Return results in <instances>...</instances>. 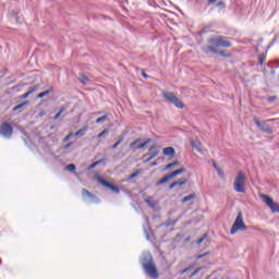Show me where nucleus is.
I'll list each match as a JSON object with an SVG mask.
<instances>
[{
  "instance_id": "obj_1",
  "label": "nucleus",
  "mask_w": 279,
  "mask_h": 279,
  "mask_svg": "<svg viewBox=\"0 0 279 279\" xmlns=\"http://www.w3.org/2000/svg\"><path fill=\"white\" fill-rule=\"evenodd\" d=\"M142 265L144 271L147 274V276H149V278H158V270L156 269V264H154V259H151V254L145 253L143 255Z\"/></svg>"
},
{
  "instance_id": "obj_2",
  "label": "nucleus",
  "mask_w": 279,
  "mask_h": 279,
  "mask_svg": "<svg viewBox=\"0 0 279 279\" xmlns=\"http://www.w3.org/2000/svg\"><path fill=\"white\" fill-rule=\"evenodd\" d=\"M209 43L211 44V46L207 47V52L209 53H219L217 47L228 48L232 46V44L226 37L210 38Z\"/></svg>"
},
{
  "instance_id": "obj_3",
  "label": "nucleus",
  "mask_w": 279,
  "mask_h": 279,
  "mask_svg": "<svg viewBox=\"0 0 279 279\" xmlns=\"http://www.w3.org/2000/svg\"><path fill=\"white\" fill-rule=\"evenodd\" d=\"M245 182H247L245 173H243V171L238 172L233 182V191H235V193H245Z\"/></svg>"
},
{
  "instance_id": "obj_4",
  "label": "nucleus",
  "mask_w": 279,
  "mask_h": 279,
  "mask_svg": "<svg viewBox=\"0 0 279 279\" xmlns=\"http://www.w3.org/2000/svg\"><path fill=\"white\" fill-rule=\"evenodd\" d=\"M247 230V226L243 221V214L240 211L231 227L230 234H236L239 231Z\"/></svg>"
},
{
  "instance_id": "obj_5",
  "label": "nucleus",
  "mask_w": 279,
  "mask_h": 279,
  "mask_svg": "<svg viewBox=\"0 0 279 279\" xmlns=\"http://www.w3.org/2000/svg\"><path fill=\"white\" fill-rule=\"evenodd\" d=\"M259 197L270 208L271 213H279V205L274 202V198L267 196V194H262Z\"/></svg>"
},
{
  "instance_id": "obj_6",
  "label": "nucleus",
  "mask_w": 279,
  "mask_h": 279,
  "mask_svg": "<svg viewBox=\"0 0 279 279\" xmlns=\"http://www.w3.org/2000/svg\"><path fill=\"white\" fill-rule=\"evenodd\" d=\"M165 99L169 101L170 104H173L177 108H184V104H182V100L178 98L173 93H163Z\"/></svg>"
},
{
  "instance_id": "obj_7",
  "label": "nucleus",
  "mask_w": 279,
  "mask_h": 279,
  "mask_svg": "<svg viewBox=\"0 0 279 279\" xmlns=\"http://www.w3.org/2000/svg\"><path fill=\"white\" fill-rule=\"evenodd\" d=\"M13 132L14 129L12 128V125H10V123L3 122L0 125V135L3 136V138H12Z\"/></svg>"
},
{
  "instance_id": "obj_8",
  "label": "nucleus",
  "mask_w": 279,
  "mask_h": 279,
  "mask_svg": "<svg viewBox=\"0 0 279 279\" xmlns=\"http://www.w3.org/2000/svg\"><path fill=\"white\" fill-rule=\"evenodd\" d=\"M141 143V138H137L135 141H133L131 144H130V148L131 149H143L145 147H147V145H149V143H151V138H147L144 143L142 144H138Z\"/></svg>"
},
{
  "instance_id": "obj_9",
  "label": "nucleus",
  "mask_w": 279,
  "mask_h": 279,
  "mask_svg": "<svg viewBox=\"0 0 279 279\" xmlns=\"http://www.w3.org/2000/svg\"><path fill=\"white\" fill-rule=\"evenodd\" d=\"M99 184H102V186H106L107 189H110V191H112L113 193H121V190L119 189V186L111 184L110 182L104 180L102 178L98 177L97 178Z\"/></svg>"
},
{
  "instance_id": "obj_10",
  "label": "nucleus",
  "mask_w": 279,
  "mask_h": 279,
  "mask_svg": "<svg viewBox=\"0 0 279 279\" xmlns=\"http://www.w3.org/2000/svg\"><path fill=\"white\" fill-rule=\"evenodd\" d=\"M253 121L255 123V125H257V128H259V130H262V132H266V134H269L271 132V129H269V126H267L265 123L260 122V120H258V118H253Z\"/></svg>"
},
{
  "instance_id": "obj_11",
  "label": "nucleus",
  "mask_w": 279,
  "mask_h": 279,
  "mask_svg": "<svg viewBox=\"0 0 279 279\" xmlns=\"http://www.w3.org/2000/svg\"><path fill=\"white\" fill-rule=\"evenodd\" d=\"M189 182L187 179H179L178 181H174L173 183H171L169 185V189L172 190V189H175V186H184V184H186Z\"/></svg>"
},
{
  "instance_id": "obj_12",
  "label": "nucleus",
  "mask_w": 279,
  "mask_h": 279,
  "mask_svg": "<svg viewBox=\"0 0 279 279\" xmlns=\"http://www.w3.org/2000/svg\"><path fill=\"white\" fill-rule=\"evenodd\" d=\"M163 156H169L170 158H173L175 156V148L173 147H166L162 150Z\"/></svg>"
},
{
  "instance_id": "obj_13",
  "label": "nucleus",
  "mask_w": 279,
  "mask_h": 279,
  "mask_svg": "<svg viewBox=\"0 0 279 279\" xmlns=\"http://www.w3.org/2000/svg\"><path fill=\"white\" fill-rule=\"evenodd\" d=\"M148 151H150V153L145 154V157L150 156V158H156V156H158V154H160V150H158V149L154 150V146H150L148 148Z\"/></svg>"
},
{
  "instance_id": "obj_14",
  "label": "nucleus",
  "mask_w": 279,
  "mask_h": 279,
  "mask_svg": "<svg viewBox=\"0 0 279 279\" xmlns=\"http://www.w3.org/2000/svg\"><path fill=\"white\" fill-rule=\"evenodd\" d=\"M173 177H171V173H169L168 175L163 177L161 180L157 181V186H160L161 184H167V182H169V180H172Z\"/></svg>"
},
{
  "instance_id": "obj_15",
  "label": "nucleus",
  "mask_w": 279,
  "mask_h": 279,
  "mask_svg": "<svg viewBox=\"0 0 279 279\" xmlns=\"http://www.w3.org/2000/svg\"><path fill=\"white\" fill-rule=\"evenodd\" d=\"M191 145L194 149H196V151H198L199 154H204V150L202 149V145L199 143L192 141Z\"/></svg>"
},
{
  "instance_id": "obj_16",
  "label": "nucleus",
  "mask_w": 279,
  "mask_h": 279,
  "mask_svg": "<svg viewBox=\"0 0 279 279\" xmlns=\"http://www.w3.org/2000/svg\"><path fill=\"white\" fill-rule=\"evenodd\" d=\"M195 197H197V195L195 193H192L187 196H184L181 202L182 204H186V202H191V199H195Z\"/></svg>"
},
{
  "instance_id": "obj_17",
  "label": "nucleus",
  "mask_w": 279,
  "mask_h": 279,
  "mask_svg": "<svg viewBox=\"0 0 279 279\" xmlns=\"http://www.w3.org/2000/svg\"><path fill=\"white\" fill-rule=\"evenodd\" d=\"M184 171H186V169H184V168L174 170V171L170 172V178H175V175H180V174L184 173Z\"/></svg>"
},
{
  "instance_id": "obj_18",
  "label": "nucleus",
  "mask_w": 279,
  "mask_h": 279,
  "mask_svg": "<svg viewBox=\"0 0 279 279\" xmlns=\"http://www.w3.org/2000/svg\"><path fill=\"white\" fill-rule=\"evenodd\" d=\"M87 131H88V128H83V129L78 130L77 132H75L74 136H84V134H86Z\"/></svg>"
},
{
  "instance_id": "obj_19",
  "label": "nucleus",
  "mask_w": 279,
  "mask_h": 279,
  "mask_svg": "<svg viewBox=\"0 0 279 279\" xmlns=\"http://www.w3.org/2000/svg\"><path fill=\"white\" fill-rule=\"evenodd\" d=\"M80 82L84 85L88 84V76L81 74L78 77Z\"/></svg>"
},
{
  "instance_id": "obj_20",
  "label": "nucleus",
  "mask_w": 279,
  "mask_h": 279,
  "mask_svg": "<svg viewBox=\"0 0 279 279\" xmlns=\"http://www.w3.org/2000/svg\"><path fill=\"white\" fill-rule=\"evenodd\" d=\"M123 140H124V137L121 136V137L117 141V143H114V144L112 145V149H117V148L123 143Z\"/></svg>"
},
{
  "instance_id": "obj_21",
  "label": "nucleus",
  "mask_w": 279,
  "mask_h": 279,
  "mask_svg": "<svg viewBox=\"0 0 279 279\" xmlns=\"http://www.w3.org/2000/svg\"><path fill=\"white\" fill-rule=\"evenodd\" d=\"M35 90L36 87H31V89L23 95V99H27V97L31 96L32 93H35Z\"/></svg>"
},
{
  "instance_id": "obj_22",
  "label": "nucleus",
  "mask_w": 279,
  "mask_h": 279,
  "mask_svg": "<svg viewBox=\"0 0 279 279\" xmlns=\"http://www.w3.org/2000/svg\"><path fill=\"white\" fill-rule=\"evenodd\" d=\"M49 93H51V89H47L40 94L37 95L38 99H43V97H47V95H49Z\"/></svg>"
},
{
  "instance_id": "obj_23",
  "label": "nucleus",
  "mask_w": 279,
  "mask_h": 279,
  "mask_svg": "<svg viewBox=\"0 0 279 279\" xmlns=\"http://www.w3.org/2000/svg\"><path fill=\"white\" fill-rule=\"evenodd\" d=\"M104 121H108V116L105 114L96 120V123H104Z\"/></svg>"
},
{
  "instance_id": "obj_24",
  "label": "nucleus",
  "mask_w": 279,
  "mask_h": 279,
  "mask_svg": "<svg viewBox=\"0 0 279 279\" xmlns=\"http://www.w3.org/2000/svg\"><path fill=\"white\" fill-rule=\"evenodd\" d=\"M25 106H27V101H24V102H22V104H20V105H17V106H15V107L13 108V110H14V111L21 110V108H23V107H25Z\"/></svg>"
},
{
  "instance_id": "obj_25",
  "label": "nucleus",
  "mask_w": 279,
  "mask_h": 279,
  "mask_svg": "<svg viewBox=\"0 0 279 279\" xmlns=\"http://www.w3.org/2000/svg\"><path fill=\"white\" fill-rule=\"evenodd\" d=\"M145 202H146V204L148 206H150V208H155L156 207V203L153 199L147 198Z\"/></svg>"
},
{
  "instance_id": "obj_26",
  "label": "nucleus",
  "mask_w": 279,
  "mask_h": 279,
  "mask_svg": "<svg viewBox=\"0 0 279 279\" xmlns=\"http://www.w3.org/2000/svg\"><path fill=\"white\" fill-rule=\"evenodd\" d=\"M82 195H83V197H93V195L90 194V192H88L86 189H83Z\"/></svg>"
},
{
  "instance_id": "obj_27",
  "label": "nucleus",
  "mask_w": 279,
  "mask_h": 279,
  "mask_svg": "<svg viewBox=\"0 0 279 279\" xmlns=\"http://www.w3.org/2000/svg\"><path fill=\"white\" fill-rule=\"evenodd\" d=\"M64 108H61L60 111L53 117L54 121L60 119V117L62 116V112H64Z\"/></svg>"
},
{
  "instance_id": "obj_28",
  "label": "nucleus",
  "mask_w": 279,
  "mask_h": 279,
  "mask_svg": "<svg viewBox=\"0 0 279 279\" xmlns=\"http://www.w3.org/2000/svg\"><path fill=\"white\" fill-rule=\"evenodd\" d=\"M199 271H202V267H197V268L190 275V278H193V276H197V274H199Z\"/></svg>"
},
{
  "instance_id": "obj_29",
  "label": "nucleus",
  "mask_w": 279,
  "mask_h": 279,
  "mask_svg": "<svg viewBox=\"0 0 279 279\" xmlns=\"http://www.w3.org/2000/svg\"><path fill=\"white\" fill-rule=\"evenodd\" d=\"M108 129H105L102 132H100L98 135H97V138H101L104 136H106V134H108Z\"/></svg>"
},
{
  "instance_id": "obj_30",
  "label": "nucleus",
  "mask_w": 279,
  "mask_h": 279,
  "mask_svg": "<svg viewBox=\"0 0 279 279\" xmlns=\"http://www.w3.org/2000/svg\"><path fill=\"white\" fill-rule=\"evenodd\" d=\"M66 171H75V165L70 163L65 167Z\"/></svg>"
},
{
  "instance_id": "obj_31",
  "label": "nucleus",
  "mask_w": 279,
  "mask_h": 279,
  "mask_svg": "<svg viewBox=\"0 0 279 279\" xmlns=\"http://www.w3.org/2000/svg\"><path fill=\"white\" fill-rule=\"evenodd\" d=\"M207 236H208L207 234H204L201 239H198L197 242H196L197 245L204 243V241L206 240Z\"/></svg>"
},
{
  "instance_id": "obj_32",
  "label": "nucleus",
  "mask_w": 279,
  "mask_h": 279,
  "mask_svg": "<svg viewBox=\"0 0 279 279\" xmlns=\"http://www.w3.org/2000/svg\"><path fill=\"white\" fill-rule=\"evenodd\" d=\"M216 171H217L219 178H221L222 180H223V178H226V174L223 173V171L221 170V168L218 169V170H216Z\"/></svg>"
},
{
  "instance_id": "obj_33",
  "label": "nucleus",
  "mask_w": 279,
  "mask_h": 279,
  "mask_svg": "<svg viewBox=\"0 0 279 279\" xmlns=\"http://www.w3.org/2000/svg\"><path fill=\"white\" fill-rule=\"evenodd\" d=\"M177 165H178V161L168 163V165L166 166V169H171V168H173V167H177Z\"/></svg>"
},
{
  "instance_id": "obj_34",
  "label": "nucleus",
  "mask_w": 279,
  "mask_h": 279,
  "mask_svg": "<svg viewBox=\"0 0 279 279\" xmlns=\"http://www.w3.org/2000/svg\"><path fill=\"white\" fill-rule=\"evenodd\" d=\"M73 136V133H69L64 138H63V142L66 143L68 141H71Z\"/></svg>"
},
{
  "instance_id": "obj_35",
  "label": "nucleus",
  "mask_w": 279,
  "mask_h": 279,
  "mask_svg": "<svg viewBox=\"0 0 279 279\" xmlns=\"http://www.w3.org/2000/svg\"><path fill=\"white\" fill-rule=\"evenodd\" d=\"M101 161H96L94 163H92L89 167H88V170L90 171V169H95V167H97V165H100Z\"/></svg>"
},
{
  "instance_id": "obj_36",
  "label": "nucleus",
  "mask_w": 279,
  "mask_h": 279,
  "mask_svg": "<svg viewBox=\"0 0 279 279\" xmlns=\"http://www.w3.org/2000/svg\"><path fill=\"white\" fill-rule=\"evenodd\" d=\"M144 158H146L145 162H150V160H154V158H150V156H146L144 155Z\"/></svg>"
},
{
  "instance_id": "obj_37",
  "label": "nucleus",
  "mask_w": 279,
  "mask_h": 279,
  "mask_svg": "<svg viewBox=\"0 0 279 279\" xmlns=\"http://www.w3.org/2000/svg\"><path fill=\"white\" fill-rule=\"evenodd\" d=\"M136 175H138V172H133V173L130 175V180H133V178H136Z\"/></svg>"
},
{
  "instance_id": "obj_38",
  "label": "nucleus",
  "mask_w": 279,
  "mask_h": 279,
  "mask_svg": "<svg viewBox=\"0 0 279 279\" xmlns=\"http://www.w3.org/2000/svg\"><path fill=\"white\" fill-rule=\"evenodd\" d=\"M204 256H208V253H204V254L197 255L196 258H204Z\"/></svg>"
},
{
  "instance_id": "obj_39",
  "label": "nucleus",
  "mask_w": 279,
  "mask_h": 279,
  "mask_svg": "<svg viewBox=\"0 0 279 279\" xmlns=\"http://www.w3.org/2000/svg\"><path fill=\"white\" fill-rule=\"evenodd\" d=\"M213 167H214V169H216V171H218V169H220L219 166H217V162H215V161L213 162Z\"/></svg>"
},
{
  "instance_id": "obj_40",
  "label": "nucleus",
  "mask_w": 279,
  "mask_h": 279,
  "mask_svg": "<svg viewBox=\"0 0 279 279\" xmlns=\"http://www.w3.org/2000/svg\"><path fill=\"white\" fill-rule=\"evenodd\" d=\"M71 145H73V142L68 143V144L64 146V149H69V147H71Z\"/></svg>"
},
{
  "instance_id": "obj_41",
  "label": "nucleus",
  "mask_w": 279,
  "mask_h": 279,
  "mask_svg": "<svg viewBox=\"0 0 279 279\" xmlns=\"http://www.w3.org/2000/svg\"><path fill=\"white\" fill-rule=\"evenodd\" d=\"M189 269H191V268H189V267H187V268H184L183 270L180 271V274H181V275L186 274V271H189Z\"/></svg>"
},
{
  "instance_id": "obj_42",
  "label": "nucleus",
  "mask_w": 279,
  "mask_h": 279,
  "mask_svg": "<svg viewBox=\"0 0 279 279\" xmlns=\"http://www.w3.org/2000/svg\"><path fill=\"white\" fill-rule=\"evenodd\" d=\"M264 61H265V58L260 57L259 58V64H263Z\"/></svg>"
},
{
  "instance_id": "obj_43",
  "label": "nucleus",
  "mask_w": 279,
  "mask_h": 279,
  "mask_svg": "<svg viewBox=\"0 0 279 279\" xmlns=\"http://www.w3.org/2000/svg\"><path fill=\"white\" fill-rule=\"evenodd\" d=\"M156 165H158V162H156V161H155V162H151V163H150V167H156Z\"/></svg>"
},
{
  "instance_id": "obj_44",
  "label": "nucleus",
  "mask_w": 279,
  "mask_h": 279,
  "mask_svg": "<svg viewBox=\"0 0 279 279\" xmlns=\"http://www.w3.org/2000/svg\"><path fill=\"white\" fill-rule=\"evenodd\" d=\"M217 0H208L209 3H216Z\"/></svg>"
},
{
  "instance_id": "obj_45",
  "label": "nucleus",
  "mask_w": 279,
  "mask_h": 279,
  "mask_svg": "<svg viewBox=\"0 0 279 279\" xmlns=\"http://www.w3.org/2000/svg\"><path fill=\"white\" fill-rule=\"evenodd\" d=\"M143 77H147V74H145V72L142 73Z\"/></svg>"
},
{
  "instance_id": "obj_46",
  "label": "nucleus",
  "mask_w": 279,
  "mask_h": 279,
  "mask_svg": "<svg viewBox=\"0 0 279 279\" xmlns=\"http://www.w3.org/2000/svg\"><path fill=\"white\" fill-rule=\"evenodd\" d=\"M146 239H149V234H146Z\"/></svg>"
},
{
  "instance_id": "obj_47",
  "label": "nucleus",
  "mask_w": 279,
  "mask_h": 279,
  "mask_svg": "<svg viewBox=\"0 0 279 279\" xmlns=\"http://www.w3.org/2000/svg\"><path fill=\"white\" fill-rule=\"evenodd\" d=\"M220 53V56H223V52H219Z\"/></svg>"
},
{
  "instance_id": "obj_48",
  "label": "nucleus",
  "mask_w": 279,
  "mask_h": 279,
  "mask_svg": "<svg viewBox=\"0 0 279 279\" xmlns=\"http://www.w3.org/2000/svg\"><path fill=\"white\" fill-rule=\"evenodd\" d=\"M277 64H279V60H277Z\"/></svg>"
}]
</instances>
